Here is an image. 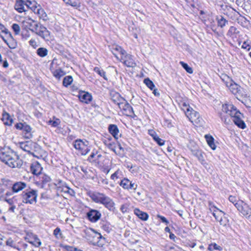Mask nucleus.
<instances>
[{"label":"nucleus","instance_id":"1","mask_svg":"<svg viewBox=\"0 0 251 251\" xmlns=\"http://www.w3.org/2000/svg\"><path fill=\"white\" fill-rule=\"evenodd\" d=\"M222 111L232 118V121L238 127L241 129L246 128V124L243 120V115L232 104H223Z\"/></svg>","mask_w":251,"mask_h":251},{"label":"nucleus","instance_id":"2","mask_svg":"<svg viewBox=\"0 0 251 251\" xmlns=\"http://www.w3.org/2000/svg\"><path fill=\"white\" fill-rule=\"evenodd\" d=\"M22 23H26L25 26H29V29L36 34L46 41H49L50 39V32L47 28L40 23L36 21L29 19V22H25L24 20L21 21Z\"/></svg>","mask_w":251,"mask_h":251},{"label":"nucleus","instance_id":"3","mask_svg":"<svg viewBox=\"0 0 251 251\" xmlns=\"http://www.w3.org/2000/svg\"><path fill=\"white\" fill-rule=\"evenodd\" d=\"M90 197L93 201L103 204L110 211H113L115 209V203L112 199L103 193L95 192L92 194Z\"/></svg>","mask_w":251,"mask_h":251},{"label":"nucleus","instance_id":"4","mask_svg":"<svg viewBox=\"0 0 251 251\" xmlns=\"http://www.w3.org/2000/svg\"><path fill=\"white\" fill-rule=\"evenodd\" d=\"M221 78L233 94L237 97H243L246 95L244 89L235 83L228 76L225 75Z\"/></svg>","mask_w":251,"mask_h":251},{"label":"nucleus","instance_id":"5","mask_svg":"<svg viewBox=\"0 0 251 251\" xmlns=\"http://www.w3.org/2000/svg\"><path fill=\"white\" fill-rule=\"evenodd\" d=\"M37 191L31 189L30 187L23 191L21 195L23 202L26 203L33 204L37 202Z\"/></svg>","mask_w":251,"mask_h":251},{"label":"nucleus","instance_id":"6","mask_svg":"<svg viewBox=\"0 0 251 251\" xmlns=\"http://www.w3.org/2000/svg\"><path fill=\"white\" fill-rule=\"evenodd\" d=\"M236 208L238 211L246 219L251 221V207L243 201L236 204Z\"/></svg>","mask_w":251,"mask_h":251},{"label":"nucleus","instance_id":"7","mask_svg":"<svg viewBox=\"0 0 251 251\" xmlns=\"http://www.w3.org/2000/svg\"><path fill=\"white\" fill-rule=\"evenodd\" d=\"M86 143H88V142H85L82 140L77 139L74 142L73 146L77 151L78 153L82 155H85L90 151L89 147Z\"/></svg>","mask_w":251,"mask_h":251},{"label":"nucleus","instance_id":"8","mask_svg":"<svg viewBox=\"0 0 251 251\" xmlns=\"http://www.w3.org/2000/svg\"><path fill=\"white\" fill-rule=\"evenodd\" d=\"M118 106L123 114L130 117L134 115L132 107L125 99L118 105Z\"/></svg>","mask_w":251,"mask_h":251},{"label":"nucleus","instance_id":"9","mask_svg":"<svg viewBox=\"0 0 251 251\" xmlns=\"http://www.w3.org/2000/svg\"><path fill=\"white\" fill-rule=\"evenodd\" d=\"M17 129L22 130L24 137L26 139H30L32 137L31 133L32 128L30 126L27 125L25 123H17Z\"/></svg>","mask_w":251,"mask_h":251},{"label":"nucleus","instance_id":"10","mask_svg":"<svg viewBox=\"0 0 251 251\" xmlns=\"http://www.w3.org/2000/svg\"><path fill=\"white\" fill-rule=\"evenodd\" d=\"M212 214L216 221L219 222L221 225L223 226H226L228 221L225 217H224L225 215L224 212L218 208L213 210Z\"/></svg>","mask_w":251,"mask_h":251},{"label":"nucleus","instance_id":"11","mask_svg":"<svg viewBox=\"0 0 251 251\" xmlns=\"http://www.w3.org/2000/svg\"><path fill=\"white\" fill-rule=\"evenodd\" d=\"M0 160L5 162L7 165L12 168L15 167L14 158L12 157L9 154L6 153L4 150H0Z\"/></svg>","mask_w":251,"mask_h":251},{"label":"nucleus","instance_id":"12","mask_svg":"<svg viewBox=\"0 0 251 251\" xmlns=\"http://www.w3.org/2000/svg\"><path fill=\"white\" fill-rule=\"evenodd\" d=\"M120 185L124 189L127 190H133L135 191L138 187L137 184L129 180L127 178H124L119 183Z\"/></svg>","mask_w":251,"mask_h":251},{"label":"nucleus","instance_id":"13","mask_svg":"<svg viewBox=\"0 0 251 251\" xmlns=\"http://www.w3.org/2000/svg\"><path fill=\"white\" fill-rule=\"evenodd\" d=\"M92 231L93 232L92 236L94 238V240L91 241L92 244L95 246L102 247L104 244V238L100 233L95 232L94 230H92Z\"/></svg>","mask_w":251,"mask_h":251},{"label":"nucleus","instance_id":"14","mask_svg":"<svg viewBox=\"0 0 251 251\" xmlns=\"http://www.w3.org/2000/svg\"><path fill=\"white\" fill-rule=\"evenodd\" d=\"M119 60H123L124 64L128 67H133L135 65L133 56L126 54V52L124 55L121 56Z\"/></svg>","mask_w":251,"mask_h":251},{"label":"nucleus","instance_id":"15","mask_svg":"<svg viewBox=\"0 0 251 251\" xmlns=\"http://www.w3.org/2000/svg\"><path fill=\"white\" fill-rule=\"evenodd\" d=\"M30 170L33 175L36 176H38L41 175L43 170V168L38 161H34L31 164Z\"/></svg>","mask_w":251,"mask_h":251},{"label":"nucleus","instance_id":"16","mask_svg":"<svg viewBox=\"0 0 251 251\" xmlns=\"http://www.w3.org/2000/svg\"><path fill=\"white\" fill-rule=\"evenodd\" d=\"M101 215L100 211L94 209H91L87 213V218L92 222L98 221L100 219Z\"/></svg>","mask_w":251,"mask_h":251},{"label":"nucleus","instance_id":"17","mask_svg":"<svg viewBox=\"0 0 251 251\" xmlns=\"http://www.w3.org/2000/svg\"><path fill=\"white\" fill-rule=\"evenodd\" d=\"M187 116L192 122L200 123L202 119L200 117V114L192 108L188 113H186Z\"/></svg>","mask_w":251,"mask_h":251},{"label":"nucleus","instance_id":"18","mask_svg":"<svg viewBox=\"0 0 251 251\" xmlns=\"http://www.w3.org/2000/svg\"><path fill=\"white\" fill-rule=\"evenodd\" d=\"M80 100L85 103H89L92 100V95L88 92L80 91L78 96Z\"/></svg>","mask_w":251,"mask_h":251},{"label":"nucleus","instance_id":"19","mask_svg":"<svg viewBox=\"0 0 251 251\" xmlns=\"http://www.w3.org/2000/svg\"><path fill=\"white\" fill-rule=\"evenodd\" d=\"M27 236L28 237H25V240H27L29 243L36 247H39L41 245V243L37 235L31 233L30 235H27Z\"/></svg>","mask_w":251,"mask_h":251},{"label":"nucleus","instance_id":"20","mask_svg":"<svg viewBox=\"0 0 251 251\" xmlns=\"http://www.w3.org/2000/svg\"><path fill=\"white\" fill-rule=\"evenodd\" d=\"M27 3L31 4L28 0H17V11L20 13L25 12L26 11L25 9V3Z\"/></svg>","mask_w":251,"mask_h":251},{"label":"nucleus","instance_id":"21","mask_svg":"<svg viewBox=\"0 0 251 251\" xmlns=\"http://www.w3.org/2000/svg\"><path fill=\"white\" fill-rule=\"evenodd\" d=\"M110 96L112 101L117 105H118L124 99V98L121 96L119 93L115 91H112L110 92Z\"/></svg>","mask_w":251,"mask_h":251},{"label":"nucleus","instance_id":"22","mask_svg":"<svg viewBox=\"0 0 251 251\" xmlns=\"http://www.w3.org/2000/svg\"><path fill=\"white\" fill-rule=\"evenodd\" d=\"M148 133L152 137L153 140L158 144V145L161 146L164 144L165 141L160 138L153 130H149Z\"/></svg>","mask_w":251,"mask_h":251},{"label":"nucleus","instance_id":"23","mask_svg":"<svg viewBox=\"0 0 251 251\" xmlns=\"http://www.w3.org/2000/svg\"><path fill=\"white\" fill-rule=\"evenodd\" d=\"M108 131L115 139H118L119 130L117 126L113 124L110 125L108 126Z\"/></svg>","mask_w":251,"mask_h":251},{"label":"nucleus","instance_id":"24","mask_svg":"<svg viewBox=\"0 0 251 251\" xmlns=\"http://www.w3.org/2000/svg\"><path fill=\"white\" fill-rule=\"evenodd\" d=\"M240 31L238 29L233 26H231L229 27V30L227 32V36L230 37L232 39L237 38Z\"/></svg>","mask_w":251,"mask_h":251},{"label":"nucleus","instance_id":"25","mask_svg":"<svg viewBox=\"0 0 251 251\" xmlns=\"http://www.w3.org/2000/svg\"><path fill=\"white\" fill-rule=\"evenodd\" d=\"M112 52L113 55L118 59H119V57L118 56V52H119L121 56L122 55H124L126 53V51L122 49L121 47L116 46L115 47H113L112 49Z\"/></svg>","mask_w":251,"mask_h":251},{"label":"nucleus","instance_id":"26","mask_svg":"<svg viewBox=\"0 0 251 251\" xmlns=\"http://www.w3.org/2000/svg\"><path fill=\"white\" fill-rule=\"evenodd\" d=\"M134 212V214L143 221H147L149 218V215L147 213L142 211L138 208L135 209Z\"/></svg>","mask_w":251,"mask_h":251},{"label":"nucleus","instance_id":"27","mask_svg":"<svg viewBox=\"0 0 251 251\" xmlns=\"http://www.w3.org/2000/svg\"><path fill=\"white\" fill-rule=\"evenodd\" d=\"M205 138L208 146L211 149L215 150L216 148V146L214 143V138L210 135L206 134L205 135Z\"/></svg>","mask_w":251,"mask_h":251},{"label":"nucleus","instance_id":"28","mask_svg":"<svg viewBox=\"0 0 251 251\" xmlns=\"http://www.w3.org/2000/svg\"><path fill=\"white\" fill-rule=\"evenodd\" d=\"M193 154L198 158L201 164L204 165L206 164L203 153L201 151L198 150L194 151H193Z\"/></svg>","mask_w":251,"mask_h":251},{"label":"nucleus","instance_id":"29","mask_svg":"<svg viewBox=\"0 0 251 251\" xmlns=\"http://www.w3.org/2000/svg\"><path fill=\"white\" fill-rule=\"evenodd\" d=\"M2 120L4 124L7 126H11L13 121L10 115L7 113L2 114Z\"/></svg>","mask_w":251,"mask_h":251},{"label":"nucleus","instance_id":"30","mask_svg":"<svg viewBox=\"0 0 251 251\" xmlns=\"http://www.w3.org/2000/svg\"><path fill=\"white\" fill-rule=\"evenodd\" d=\"M216 20L217 21L218 26L221 28L225 26L228 23V21L222 16H217L216 17Z\"/></svg>","mask_w":251,"mask_h":251},{"label":"nucleus","instance_id":"31","mask_svg":"<svg viewBox=\"0 0 251 251\" xmlns=\"http://www.w3.org/2000/svg\"><path fill=\"white\" fill-rule=\"evenodd\" d=\"M52 74L56 78L60 79L66 73L62 69L59 68L52 71Z\"/></svg>","mask_w":251,"mask_h":251},{"label":"nucleus","instance_id":"32","mask_svg":"<svg viewBox=\"0 0 251 251\" xmlns=\"http://www.w3.org/2000/svg\"><path fill=\"white\" fill-rule=\"evenodd\" d=\"M17 168H19V171L17 170V172L24 173L26 172L25 166H23V161L17 156Z\"/></svg>","mask_w":251,"mask_h":251},{"label":"nucleus","instance_id":"33","mask_svg":"<svg viewBox=\"0 0 251 251\" xmlns=\"http://www.w3.org/2000/svg\"><path fill=\"white\" fill-rule=\"evenodd\" d=\"M29 188V187L25 182L21 181L17 182V193L24 189H25V191H26V189Z\"/></svg>","mask_w":251,"mask_h":251},{"label":"nucleus","instance_id":"34","mask_svg":"<svg viewBox=\"0 0 251 251\" xmlns=\"http://www.w3.org/2000/svg\"><path fill=\"white\" fill-rule=\"evenodd\" d=\"M32 5V3L30 4L29 3H25V9H27L29 8L31 10L36 14L39 11V9L41 8L40 5Z\"/></svg>","mask_w":251,"mask_h":251},{"label":"nucleus","instance_id":"35","mask_svg":"<svg viewBox=\"0 0 251 251\" xmlns=\"http://www.w3.org/2000/svg\"><path fill=\"white\" fill-rule=\"evenodd\" d=\"M36 14L38 16L40 19H42L44 21H46L48 19L47 14L45 12L44 10L42 8L39 9V11Z\"/></svg>","mask_w":251,"mask_h":251},{"label":"nucleus","instance_id":"36","mask_svg":"<svg viewBox=\"0 0 251 251\" xmlns=\"http://www.w3.org/2000/svg\"><path fill=\"white\" fill-rule=\"evenodd\" d=\"M103 143L109 149L116 153V144L115 143L111 142L110 140H104Z\"/></svg>","mask_w":251,"mask_h":251},{"label":"nucleus","instance_id":"37","mask_svg":"<svg viewBox=\"0 0 251 251\" xmlns=\"http://www.w3.org/2000/svg\"><path fill=\"white\" fill-rule=\"evenodd\" d=\"M36 52L39 56L44 57L47 55L48 50L45 48H39L37 50Z\"/></svg>","mask_w":251,"mask_h":251},{"label":"nucleus","instance_id":"38","mask_svg":"<svg viewBox=\"0 0 251 251\" xmlns=\"http://www.w3.org/2000/svg\"><path fill=\"white\" fill-rule=\"evenodd\" d=\"M73 81V77L71 75H67L63 80V85L67 87L72 83Z\"/></svg>","mask_w":251,"mask_h":251},{"label":"nucleus","instance_id":"39","mask_svg":"<svg viewBox=\"0 0 251 251\" xmlns=\"http://www.w3.org/2000/svg\"><path fill=\"white\" fill-rule=\"evenodd\" d=\"M40 178L41 179V181L42 183L46 184L51 181V179L50 177L46 174H41Z\"/></svg>","mask_w":251,"mask_h":251},{"label":"nucleus","instance_id":"40","mask_svg":"<svg viewBox=\"0 0 251 251\" xmlns=\"http://www.w3.org/2000/svg\"><path fill=\"white\" fill-rule=\"evenodd\" d=\"M94 71L98 74L100 76L102 77L105 80H107V78L106 77L105 72L102 70L100 69L99 67H95L94 68Z\"/></svg>","mask_w":251,"mask_h":251},{"label":"nucleus","instance_id":"41","mask_svg":"<svg viewBox=\"0 0 251 251\" xmlns=\"http://www.w3.org/2000/svg\"><path fill=\"white\" fill-rule=\"evenodd\" d=\"M208 250L210 251H212L213 250H218L219 251H222V248L218 245L215 243H211L209 245L208 247Z\"/></svg>","mask_w":251,"mask_h":251},{"label":"nucleus","instance_id":"42","mask_svg":"<svg viewBox=\"0 0 251 251\" xmlns=\"http://www.w3.org/2000/svg\"><path fill=\"white\" fill-rule=\"evenodd\" d=\"M144 83L151 90H153L155 88V85L153 82L149 78H146L144 80Z\"/></svg>","mask_w":251,"mask_h":251},{"label":"nucleus","instance_id":"43","mask_svg":"<svg viewBox=\"0 0 251 251\" xmlns=\"http://www.w3.org/2000/svg\"><path fill=\"white\" fill-rule=\"evenodd\" d=\"M179 63L181 64L183 69H185L187 73L189 74L193 73V71L192 68L189 67L187 63L183 61H180Z\"/></svg>","mask_w":251,"mask_h":251},{"label":"nucleus","instance_id":"44","mask_svg":"<svg viewBox=\"0 0 251 251\" xmlns=\"http://www.w3.org/2000/svg\"><path fill=\"white\" fill-rule=\"evenodd\" d=\"M221 120L226 125H229L231 123V118L227 117L221 114L220 115Z\"/></svg>","mask_w":251,"mask_h":251},{"label":"nucleus","instance_id":"45","mask_svg":"<svg viewBox=\"0 0 251 251\" xmlns=\"http://www.w3.org/2000/svg\"><path fill=\"white\" fill-rule=\"evenodd\" d=\"M66 4L72 6H76L78 4V0H63Z\"/></svg>","mask_w":251,"mask_h":251},{"label":"nucleus","instance_id":"46","mask_svg":"<svg viewBox=\"0 0 251 251\" xmlns=\"http://www.w3.org/2000/svg\"><path fill=\"white\" fill-rule=\"evenodd\" d=\"M27 245L20 242H18L17 247V250H21V251H25V249L27 247Z\"/></svg>","mask_w":251,"mask_h":251},{"label":"nucleus","instance_id":"47","mask_svg":"<svg viewBox=\"0 0 251 251\" xmlns=\"http://www.w3.org/2000/svg\"><path fill=\"white\" fill-rule=\"evenodd\" d=\"M229 201L232 202L234 205L236 207V204L239 203V201H241V200H237V198L233 196H230L228 198Z\"/></svg>","mask_w":251,"mask_h":251},{"label":"nucleus","instance_id":"48","mask_svg":"<svg viewBox=\"0 0 251 251\" xmlns=\"http://www.w3.org/2000/svg\"><path fill=\"white\" fill-rule=\"evenodd\" d=\"M249 0H236V3L239 6L242 7L243 9H245V4L246 2H248Z\"/></svg>","mask_w":251,"mask_h":251},{"label":"nucleus","instance_id":"49","mask_svg":"<svg viewBox=\"0 0 251 251\" xmlns=\"http://www.w3.org/2000/svg\"><path fill=\"white\" fill-rule=\"evenodd\" d=\"M0 30L1 32L5 33L7 34L11 38H12L11 33L8 31V29H6L3 25L0 24Z\"/></svg>","mask_w":251,"mask_h":251},{"label":"nucleus","instance_id":"50","mask_svg":"<svg viewBox=\"0 0 251 251\" xmlns=\"http://www.w3.org/2000/svg\"><path fill=\"white\" fill-rule=\"evenodd\" d=\"M6 201L10 205H11V206L9 208V210L13 212L15 209V206L13 205L14 204V201L13 199H6Z\"/></svg>","mask_w":251,"mask_h":251},{"label":"nucleus","instance_id":"51","mask_svg":"<svg viewBox=\"0 0 251 251\" xmlns=\"http://www.w3.org/2000/svg\"><path fill=\"white\" fill-rule=\"evenodd\" d=\"M49 123L53 127H57L60 124L59 119H56L55 121H50Z\"/></svg>","mask_w":251,"mask_h":251},{"label":"nucleus","instance_id":"52","mask_svg":"<svg viewBox=\"0 0 251 251\" xmlns=\"http://www.w3.org/2000/svg\"><path fill=\"white\" fill-rule=\"evenodd\" d=\"M120 173H121V171H120V170L118 169L111 176V179L115 180V179L118 178L119 177L118 175Z\"/></svg>","mask_w":251,"mask_h":251},{"label":"nucleus","instance_id":"53","mask_svg":"<svg viewBox=\"0 0 251 251\" xmlns=\"http://www.w3.org/2000/svg\"><path fill=\"white\" fill-rule=\"evenodd\" d=\"M65 249H66V250L67 251H82L80 249H78L76 248L73 247L72 246H66L65 247Z\"/></svg>","mask_w":251,"mask_h":251},{"label":"nucleus","instance_id":"54","mask_svg":"<svg viewBox=\"0 0 251 251\" xmlns=\"http://www.w3.org/2000/svg\"><path fill=\"white\" fill-rule=\"evenodd\" d=\"M157 216L159 219H160L162 223H165L166 225H168L169 224V222L165 217L160 215H157Z\"/></svg>","mask_w":251,"mask_h":251},{"label":"nucleus","instance_id":"55","mask_svg":"<svg viewBox=\"0 0 251 251\" xmlns=\"http://www.w3.org/2000/svg\"><path fill=\"white\" fill-rule=\"evenodd\" d=\"M29 44L34 49H36L38 47L37 43L34 39H31L29 41Z\"/></svg>","mask_w":251,"mask_h":251},{"label":"nucleus","instance_id":"56","mask_svg":"<svg viewBox=\"0 0 251 251\" xmlns=\"http://www.w3.org/2000/svg\"><path fill=\"white\" fill-rule=\"evenodd\" d=\"M61 230L59 227H56L53 231V235L57 238H59L58 235H61Z\"/></svg>","mask_w":251,"mask_h":251},{"label":"nucleus","instance_id":"57","mask_svg":"<svg viewBox=\"0 0 251 251\" xmlns=\"http://www.w3.org/2000/svg\"><path fill=\"white\" fill-rule=\"evenodd\" d=\"M22 36L23 38L26 39L27 38L29 37V34L28 31L26 30H24L22 32Z\"/></svg>","mask_w":251,"mask_h":251},{"label":"nucleus","instance_id":"58","mask_svg":"<svg viewBox=\"0 0 251 251\" xmlns=\"http://www.w3.org/2000/svg\"><path fill=\"white\" fill-rule=\"evenodd\" d=\"M251 47V45H250L249 42L248 41H245L242 46V48L248 49L249 50L250 47Z\"/></svg>","mask_w":251,"mask_h":251},{"label":"nucleus","instance_id":"59","mask_svg":"<svg viewBox=\"0 0 251 251\" xmlns=\"http://www.w3.org/2000/svg\"><path fill=\"white\" fill-rule=\"evenodd\" d=\"M208 204L209 207V210L212 212H213V210H214L216 209H218V208L215 206L212 202H209Z\"/></svg>","mask_w":251,"mask_h":251},{"label":"nucleus","instance_id":"60","mask_svg":"<svg viewBox=\"0 0 251 251\" xmlns=\"http://www.w3.org/2000/svg\"><path fill=\"white\" fill-rule=\"evenodd\" d=\"M151 90L152 91V93L154 95V96H155L156 97L160 96V93H159L158 89L155 88V87L153 90Z\"/></svg>","mask_w":251,"mask_h":251},{"label":"nucleus","instance_id":"61","mask_svg":"<svg viewBox=\"0 0 251 251\" xmlns=\"http://www.w3.org/2000/svg\"><path fill=\"white\" fill-rule=\"evenodd\" d=\"M20 148L21 149H23V150L26 151H27L26 147L28 148V147L26 146V145L25 143H20Z\"/></svg>","mask_w":251,"mask_h":251},{"label":"nucleus","instance_id":"62","mask_svg":"<svg viewBox=\"0 0 251 251\" xmlns=\"http://www.w3.org/2000/svg\"><path fill=\"white\" fill-rule=\"evenodd\" d=\"M67 190H65V192L69 193L71 195H73L75 194L74 191L69 187H66Z\"/></svg>","mask_w":251,"mask_h":251},{"label":"nucleus","instance_id":"63","mask_svg":"<svg viewBox=\"0 0 251 251\" xmlns=\"http://www.w3.org/2000/svg\"><path fill=\"white\" fill-rule=\"evenodd\" d=\"M183 106L184 107V108L186 109V110H187L186 113H188L189 111H190V108H189V106H188L185 103H183Z\"/></svg>","mask_w":251,"mask_h":251},{"label":"nucleus","instance_id":"64","mask_svg":"<svg viewBox=\"0 0 251 251\" xmlns=\"http://www.w3.org/2000/svg\"><path fill=\"white\" fill-rule=\"evenodd\" d=\"M179 249L176 247V248L175 247H170L168 251H180Z\"/></svg>","mask_w":251,"mask_h":251}]
</instances>
